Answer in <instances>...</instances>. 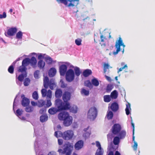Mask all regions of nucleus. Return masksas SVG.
<instances>
[{
  "label": "nucleus",
  "mask_w": 155,
  "mask_h": 155,
  "mask_svg": "<svg viewBox=\"0 0 155 155\" xmlns=\"http://www.w3.org/2000/svg\"><path fill=\"white\" fill-rule=\"evenodd\" d=\"M56 73V69L54 68H51L48 71V75L51 78L53 77L55 75Z\"/></svg>",
  "instance_id": "6ab92c4d"
},
{
  "label": "nucleus",
  "mask_w": 155,
  "mask_h": 155,
  "mask_svg": "<svg viewBox=\"0 0 155 155\" xmlns=\"http://www.w3.org/2000/svg\"><path fill=\"white\" fill-rule=\"evenodd\" d=\"M97 114V110L94 107L90 108L87 113V117L91 120H95Z\"/></svg>",
  "instance_id": "39448f33"
},
{
  "label": "nucleus",
  "mask_w": 155,
  "mask_h": 155,
  "mask_svg": "<svg viewBox=\"0 0 155 155\" xmlns=\"http://www.w3.org/2000/svg\"><path fill=\"white\" fill-rule=\"evenodd\" d=\"M40 71L39 70L35 71L34 73V76L35 79H38L39 78V73Z\"/></svg>",
  "instance_id": "603ef678"
},
{
  "label": "nucleus",
  "mask_w": 155,
  "mask_h": 155,
  "mask_svg": "<svg viewBox=\"0 0 155 155\" xmlns=\"http://www.w3.org/2000/svg\"><path fill=\"white\" fill-rule=\"evenodd\" d=\"M118 147H117L116 148H115V147L113 145L112 143L111 142L110 144L108 146L107 149L109 152V151H113L114 152L117 149Z\"/></svg>",
  "instance_id": "cd10ccee"
},
{
  "label": "nucleus",
  "mask_w": 155,
  "mask_h": 155,
  "mask_svg": "<svg viewBox=\"0 0 155 155\" xmlns=\"http://www.w3.org/2000/svg\"><path fill=\"white\" fill-rule=\"evenodd\" d=\"M60 82L61 83V87L62 88H65L67 86V84H65L62 79L60 81Z\"/></svg>",
  "instance_id": "6e6d98bb"
},
{
  "label": "nucleus",
  "mask_w": 155,
  "mask_h": 155,
  "mask_svg": "<svg viewBox=\"0 0 155 155\" xmlns=\"http://www.w3.org/2000/svg\"><path fill=\"white\" fill-rule=\"evenodd\" d=\"M32 97L33 99L35 100L38 99V92L37 91H35L33 93Z\"/></svg>",
  "instance_id": "de8ad7c7"
},
{
  "label": "nucleus",
  "mask_w": 155,
  "mask_h": 155,
  "mask_svg": "<svg viewBox=\"0 0 155 155\" xmlns=\"http://www.w3.org/2000/svg\"><path fill=\"white\" fill-rule=\"evenodd\" d=\"M54 104L55 106L59 112L68 110L71 107L69 103L63 102L60 99L55 100Z\"/></svg>",
  "instance_id": "f03ea898"
},
{
  "label": "nucleus",
  "mask_w": 155,
  "mask_h": 155,
  "mask_svg": "<svg viewBox=\"0 0 155 155\" xmlns=\"http://www.w3.org/2000/svg\"><path fill=\"white\" fill-rule=\"evenodd\" d=\"M27 76V72L22 73L20 74L19 75L18 79V81L22 82L25 77H26Z\"/></svg>",
  "instance_id": "5701e85b"
},
{
  "label": "nucleus",
  "mask_w": 155,
  "mask_h": 155,
  "mask_svg": "<svg viewBox=\"0 0 155 155\" xmlns=\"http://www.w3.org/2000/svg\"><path fill=\"white\" fill-rule=\"evenodd\" d=\"M52 79H51L50 81V84H49V88L50 89L52 90L54 89V83L53 82H52Z\"/></svg>",
  "instance_id": "13d9d810"
},
{
  "label": "nucleus",
  "mask_w": 155,
  "mask_h": 155,
  "mask_svg": "<svg viewBox=\"0 0 155 155\" xmlns=\"http://www.w3.org/2000/svg\"><path fill=\"white\" fill-rule=\"evenodd\" d=\"M17 29L16 27H12L9 29L7 31V34L10 36L14 35L16 33Z\"/></svg>",
  "instance_id": "dca6fc26"
},
{
  "label": "nucleus",
  "mask_w": 155,
  "mask_h": 155,
  "mask_svg": "<svg viewBox=\"0 0 155 155\" xmlns=\"http://www.w3.org/2000/svg\"><path fill=\"white\" fill-rule=\"evenodd\" d=\"M113 86L111 84H108L106 87V91L107 92H110L113 88Z\"/></svg>",
  "instance_id": "a18cd8bd"
},
{
  "label": "nucleus",
  "mask_w": 155,
  "mask_h": 155,
  "mask_svg": "<svg viewBox=\"0 0 155 155\" xmlns=\"http://www.w3.org/2000/svg\"><path fill=\"white\" fill-rule=\"evenodd\" d=\"M27 68L26 67L23 66L22 65L21 66H20L18 69V71L19 72H21L22 73L27 72L26 70Z\"/></svg>",
  "instance_id": "f704fd0d"
},
{
  "label": "nucleus",
  "mask_w": 155,
  "mask_h": 155,
  "mask_svg": "<svg viewBox=\"0 0 155 155\" xmlns=\"http://www.w3.org/2000/svg\"><path fill=\"white\" fill-rule=\"evenodd\" d=\"M51 105H52V104L51 102V100H47V103L46 104L47 107H50L51 106Z\"/></svg>",
  "instance_id": "0e129e2a"
},
{
  "label": "nucleus",
  "mask_w": 155,
  "mask_h": 155,
  "mask_svg": "<svg viewBox=\"0 0 155 155\" xmlns=\"http://www.w3.org/2000/svg\"><path fill=\"white\" fill-rule=\"evenodd\" d=\"M74 135V132L72 130H68L64 132L63 138L66 140H71Z\"/></svg>",
  "instance_id": "9b49d317"
},
{
  "label": "nucleus",
  "mask_w": 155,
  "mask_h": 155,
  "mask_svg": "<svg viewBox=\"0 0 155 155\" xmlns=\"http://www.w3.org/2000/svg\"><path fill=\"white\" fill-rule=\"evenodd\" d=\"M127 64H126L124 65V67H122L120 68L119 69L118 68H117V69L118 70V71H117V73H119L120 72L122 71L123 69H125L126 68H127Z\"/></svg>",
  "instance_id": "bf43d9fd"
},
{
  "label": "nucleus",
  "mask_w": 155,
  "mask_h": 155,
  "mask_svg": "<svg viewBox=\"0 0 155 155\" xmlns=\"http://www.w3.org/2000/svg\"><path fill=\"white\" fill-rule=\"evenodd\" d=\"M81 94H84L85 96H87L89 95V92L88 90H87L83 88L81 89Z\"/></svg>",
  "instance_id": "a19ab883"
},
{
  "label": "nucleus",
  "mask_w": 155,
  "mask_h": 155,
  "mask_svg": "<svg viewBox=\"0 0 155 155\" xmlns=\"http://www.w3.org/2000/svg\"><path fill=\"white\" fill-rule=\"evenodd\" d=\"M29 64L33 68H35L36 67L37 60L35 57L32 56L30 59L29 58Z\"/></svg>",
  "instance_id": "f3484780"
},
{
  "label": "nucleus",
  "mask_w": 155,
  "mask_h": 155,
  "mask_svg": "<svg viewBox=\"0 0 155 155\" xmlns=\"http://www.w3.org/2000/svg\"><path fill=\"white\" fill-rule=\"evenodd\" d=\"M58 112V109L57 107H52L50 108L48 110V112L51 115H54L56 114Z\"/></svg>",
  "instance_id": "4be33fe9"
},
{
  "label": "nucleus",
  "mask_w": 155,
  "mask_h": 155,
  "mask_svg": "<svg viewBox=\"0 0 155 155\" xmlns=\"http://www.w3.org/2000/svg\"><path fill=\"white\" fill-rule=\"evenodd\" d=\"M71 93L68 91H65L64 92L62 95V99L64 102L66 103H69V101L71 97Z\"/></svg>",
  "instance_id": "f8f14e48"
},
{
  "label": "nucleus",
  "mask_w": 155,
  "mask_h": 155,
  "mask_svg": "<svg viewBox=\"0 0 155 155\" xmlns=\"http://www.w3.org/2000/svg\"><path fill=\"white\" fill-rule=\"evenodd\" d=\"M114 134H113L112 133H109L107 135V140L108 141H110L111 142L112 139L114 137Z\"/></svg>",
  "instance_id": "79ce46f5"
},
{
  "label": "nucleus",
  "mask_w": 155,
  "mask_h": 155,
  "mask_svg": "<svg viewBox=\"0 0 155 155\" xmlns=\"http://www.w3.org/2000/svg\"><path fill=\"white\" fill-rule=\"evenodd\" d=\"M104 68L105 69L106 68L107 69H108L109 68H112V67L110 66L109 65L108 63H104Z\"/></svg>",
  "instance_id": "69168bd1"
},
{
  "label": "nucleus",
  "mask_w": 155,
  "mask_h": 155,
  "mask_svg": "<svg viewBox=\"0 0 155 155\" xmlns=\"http://www.w3.org/2000/svg\"><path fill=\"white\" fill-rule=\"evenodd\" d=\"M62 91L61 89H57L55 93V95L56 98H60L62 96Z\"/></svg>",
  "instance_id": "412c9836"
},
{
  "label": "nucleus",
  "mask_w": 155,
  "mask_h": 155,
  "mask_svg": "<svg viewBox=\"0 0 155 155\" xmlns=\"http://www.w3.org/2000/svg\"><path fill=\"white\" fill-rule=\"evenodd\" d=\"M45 101L43 100H40L38 102V106L39 107H42L45 104Z\"/></svg>",
  "instance_id": "c03bdc74"
},
{
  "label": "nucleus",
  "mask_w": 155,
  "mask_h": 155,
  "mask_svg": "<svg viewBox=\"0 0 155 155\" xmlns=\"http://www.w3.org/2000/svg\"><path fill=\"white\" fill-rule=\"evenodd\" d=\"M79 0H74L71 3H70L68 5V6H77L79 3Z\"/></svg>",
  "instance_id": "58836bf2"
},
{
  "label": "nucleus",
  "mask_w": 155,
  "mask_h": 155,
  "mask_svg": "<svg viewBox=\"0 0 155 155\" xmlns=\"http://www.w3.org/2000/svg\"><path fill=\"white\" fill-rule=\"evenodd\" d=\"M126 135L123 132H121L119 135H116L115 136H116L114 137L113 139L114 144L115 145H118L120 142V140L124 138Z\"/></svg>",
  "instance_id": "0eeeda50"
},
{
  "label": "nucleus",
  "mask_w": 155,
  "mask_h": 155,
  "mask_svg": "<svg viewBox=\"0 0 155 155\" xmlns=\"http://www.w3.org/2000/svg\"><path fill=\"white\" fill-rule=\"evenodd\" d=\"M118 95V93L117 91L116 90H114L110 94V96L111 98L112 99H116Z\"/></svg>",
  "instance_id": "c85d7f7f"
},
{
  "label": "nucleus",
  "mask_w": 155,
  "mask_h": 155,
  "mask_svg": "<svg viewBox=\"0 0 155 155\" xmlns=\"http://www.w3.org/2000/svg\"><path fill=\"white\" fill-rule=\"evenodd\" d=\"M46 96L47 97L51 98L52 96V91L50 90H48L47 91Z\"/></svg>",
  "instance_id": "052dcab7"
},
{
  "label": "nucleus",
  "mask_w": 155,
  "mask_h": 155,
  "mask_svg": "<svg viewBox=\"0 0 155 155\" xmlns=\"http://www.w3.org/2000/svg\"><path fill=\"white\" fill-rule=\"evenodd\" d=\"M110 130L112 133L114 134V135H119L121 132H123L125 135H126V131L124 130H121V126L119 124H114Z\"/></svg>",
  "instance_id": "20e7f679"
},
{
  "label": "nucleus",
  "mask_w": 155,
  "mask_h": 155,
  "mask_svg": "<svg viewBox=\"0 0 155 155\" xmlns=\"http://www.w3.org/2000/svg\"><path fill=\"white\" fill-rule=\"evenodd\" d=\"M96 146L98 148L97 149H102L100 143L98 141L96 142Z\"/></svg>",
  "instance_id": "338daca9"
},
{
  "label": "nucleus",
  "mask_w": 155,
  "mask_h": 155,
  "mask_svg": "<svg viewBox=\"0 0 155 155\" xmlns=\"http://www.w3.org/2000/svg\"><path fill=\"white\" fill-rule=\"evenodd\" d=\"M64 133H63L61 131H55L54 135L57 138H58L62 137L63 138Z\"/></svg>",
  "instance_id": "c9c22d12"
},
{
  "label": "nucleus",
  "mask_w": 155,
  "mask_h": 155,
  "mask_svg": "<svg viewBox=\"0 0 155 155\" xmlns=\"http://www.w3.org/2000/svg\"><path fill=\"white\" fill-rule=\"evenodd\" d=\"M123 40L121 37L119 38V39L118 41V42H116L115 47L116 50V51H114L113 53V54L115 55L117 54L119 52L120 50V46L122 45H123Z\"/></svg>",
  "instance_id": "6e6552de"
},
{
  "label": "nucleus",
  "mask_w": 155,
  "mask_h": 155,
  "mask_svg": "<svg viewBox=\"0 0 155 155\" xmlns=\"http://www.w3.org/2000/svg\"><path fill=\"white\" fill-rule=\"evenodd\" d=\"M126 108L125 109L126 114L127 115H128L130 114L131 110L130 107V104L129 103H128L127 104H126Z\"/></svg>",
  "instance_id": "b1692460"
},
{
  "label": "nucleus",
  "mask_w": 155,
  "mask_h": 155,
  "mask_svg": "<svg viewBox=\"0 0 155 155\" xmlns=\"http://www.w3.org/2000/svg\"><path fill=\"white\" fill-rule=\"evenodd\" d=\"M82 40L80 38H78L75 40V44L78 46H80L81 44Z\"/></svg>",
  "instance_id": "864d4df0"
},
{
  "label": "nucleus",
  "mask_w": 155,
  "mask_h": 155,
  "mask_svg": "<svg viewBox=\"0 0 155 155\" xmlns=\"http://www.w3.org/2000/svg\"><path fill=\"white\" fill-rule=\"evenodd\" d=\"M22 32L21 31H19L16 33V38L18 39H21L22 38Z\"/></svg>",
  "instance_id": "49530a36"
},
{
  "label": "nucleus",
  "mask_w": 155,
  "mask_h": 155,
  "mask_svg": "<svg viewBox=\"0 0 155 155\" xmlns=\"http://www.w3.org/2000/svg\"><path fill=\"white\" fill-rule=\"evenodd\" d=\"M64 63L66 64H62L61 65L59 68V72L61 76H63L66 73L67 71V66L70 65V63L68 62H65Z\"/></svg>",
  "instance_id": "9d476101"
},
{
  "label": "nucleus",
  "mask_w": 155,
  "mask_h": 155,
  "mask_svg": "<svg viewBox=\"0 0 155 155\" xmlns=\"http://www.w3.org/2000/svg\"><path fill=\"white\" fill-rule=\"evenodd\" d=\"M74 75H75L77 77L79 76L81 73V71L80 68L78 67H74Z\"/></svg>",
  "instance_id": "393cba45"
},
{
  "label": "nucleus",
  "mask_w": 155,
  "mask_h": 155,
  "mask_svg": "<svg viewBox=\"0 0 155 155\" xmlns=\"http://www.w3.org/2000/svg\"><path fill=\"white\" fill-rule=\"evenodd\" d=\"M134 145L133 146V148L134 150H136L137 147V143L136 142H134Z\"/></svg>",
  "instance_id": "774afa93"
},
{
  "label": "nucleus",
  "mask_w": 155,
  "mask_h": 155,
  "mask_svg": "<svg viewBox=\"0 0 155 155\" xmlns=\"http://www.w3.org/2000/svg\"><path fill=\"white\" fill-rule=\"evenodd\" d=\"M58 117L60 120L63 121V124L65 127H68L72 123V117L67 112L60 113Z\"/></svg>",
  "instance_id": "f257e3e1"
},
{
  "label": "nucleus",
  "mask_w": 155,
  "mask_h": 155,
  "mask_svg": "<svg viewBox=\"0 0 155 155\" xmlns=\"http://www.w3.org/2000/svg\"><path fill=\"white\" fill-rule=\"evenodd\" d=\"M78 109V108L77 106L73 105L71 107V106L69 110H70L71 112L75 114L77 113Z\"/></svg>",
  "instance_id": "72a5a7b5"
},
{
  "label": "nucleus",
  "mask_w": 155,
  "mask_h": 155,
  "mask_svg": "<svg viewBox=\"0 0 155 155\" xmlns=\"http://www.w3.org/2000/svg\"><path fill=\"white\" fill-rule=\"evenodd\" d=\"M25 110L27 112H31L34 110V107L28 105L27 107H25Z\"/></svg>",
  "instance_id": "ea45409f"
},
{
  "label": "nucleus",
  "mask_w": 155,
  "mask_h": 155,
  "mask_svg": "<svg viewBox=\"0 0 155 155\" xmlns=\"http://www.w3.org/2000/svg\"><path fill=\"white\" fill-rule=\"evenodd\" d=\"M104 150L102 149H97L95 153V155H103Z\"/></svg>",
  "instance_id": "09e8293b"
},
{
  "label": "nucleus",
  "mask_w": 155,
  "mask_h": 155,
  "mask_svg": "<svg viewBox=\"0 0 155 155\" xmlns=\"http://www.w3.org/2000/svg\"><path fill=\"white\" fill-rule=\"evenodd\" d=\"M8 71L10 74H13L14 71V67L10 65L8 68Z\"/></svg>",
  "instance_id": "5fc2aeb1"
},
{
  "label": "nucleus",
  "mask_w": 155,
  "mask_h": 155,
  "mask_svg": "<svg viewBox=\"0 0 155 155\" xmlns=\"http://www.w3.org/2000/svg\"><path fill=\"white\" fill-rule=\"evenodd\" d=\"M110 95H105L104 96V101L105 102H110L112 99Z\"/></svg>",
  "instance_id": "4c0bfd02"
},
{
  "label": "nucleus",
  "mask_w": 155,
  "mask_h": 155,
  "mask_svg": "<svg viewBox=\"0 0 155 155\" xmlns=\"http://www.w3.org/2000/svg\"><path fill=\"white\" fill-rule=\"evenodd\" d=\"M84 85L91 89L93 88V85L92 83L89 80L86 81L84 82Z\"/></svg>",
  "instance_id": "e433bc0d"
},
{
  "label": "nucleus",
  "mask_w": 155,
  "mask_h": 155,
  "mask_svg": "<svg viewBox=\"0 0 155 155\" xmlns=\"http://www.w3.org/2000/svg\"><path fill=\"white\" fill-rule=\"evenodd\" d=\"M29 64V58H25L23 60L22 62V65L23 66H24L26 67Z\"/></svg>",
  "instance_id": "c756f323"
},
{
  "label": "nucleus",
  "mask_w": 155,
  "mask_h": 155,
  "mask_svg": "<svg viewBox=\"0 0 155 155\" xmlns=\"http://www.w3.org/2000/svg\"><path fill=\"white\" fill-rule=\"evenodd\" d=\"M84 142L82 140L78 141L75 144L74 148L77 150L81 149L83 146Z\"/></svg>",
  "instance_id": "a211bd4d"
},
{
  "label": "nucleus",
  "mask_w": 155,
  "mask_h": 155,
  "mask_svg": "<svg viewBox=\"0 0 155 155\" xmlns=\"http://www.w3.org/2000/svg\"><path fill=\"white\" fill-rule=\"evenodd\" d=\"M63 147V150L61 149L58 150V151L59 153L65 155H70L73 149V146L69 142H68L64 145Z\"/></svg>",
  "instance_id": "7ed1b4c3"
},
{
  "label": "nucleus",
  "mask_w": 155,
  "mask_h": 155,
  "mask_svg": "<svg viewBox=\"0 0 155 155\" xmlns=\"http://www.w3.org/2000/svg\"><path fill=\"white\" fill-rule=\"evenodd\" d=\"M30 83V80L28 78H26L24 81V84L25 86H28Z\"/></svg>",
  "instance_id": "37998d69"
},
{
  "label": "nucleus",
  "mask_w": 155,
  "mask_h": 155,
  "mask_svg": "<svg viewBox=\"0 0 155 155\" xmlns=\"http://www.w3.org/2000/svg\"><path fill=\"white\" fill-rule=\"evenodd\" d=\"M6 17V14L5 12H4L2 14H0V19L5 18Z\"/></svg>",
  "instance_id": "680f3d73"
},
{
  "label": "nucleus",
  "mask_w": 155,
  "mask_h": 155,
  "mask_svg": "<svg viewBox=\"0 0 155 155\" xmlns=\"http://www.w3.org/2000/svg\"><path fill=\"white\" fill-rule=\"evenodd\" d=\"M17 95H16L14 100L13 104V108L14 111L15 112V114L18 117H19L21 116V115L23 113V111L21 109H18L16 110V111L15 112V107L16 106V104L17 103L18 101V100L17 99Z\"/></svg>",
  "instance_id": "1a4fd4ad"
},
{
  "label": "nucleus",
  "mask_w": 155,
  "mask_h": 155,
  "mask_svg": "<svg viewBox=\"0 0 155 155\" xmlns=\"http://www.w3.org/2000/svg\"><path fill=\"white\" fill-rule=\"evenodd\" d=\"M41 93L42 97H45L47 94V91L45 88H43L41 90Z\"/></svg>",
  "instance_id": "3c124183"
},
{
  "label": "nucleus",
  "mask_w": 155,
  "mask_h": 155,
  "mask_svg": "<svg viewBox=\"0 0 155 155\" xmlns=\"http://www.w3.org/2000/svg\"><path fill=\"white\" fill-rule=\"evenodd\" d=\"M75 78L74 71L72 69L68 70L65 75V79L67 81L71 82Z\"/></svg>",
  "instance_id": "423d86ee"
},
{
  "label": "nucleus",
  "mask_w": 155,
  "mask_h": 155,
  "mask_svg": "<svg viewBox=\"0 0 155 155\" xmlns=\"http://www.w3.org/2000/svg\"><path fill=\"white\" fill-rule=\"evenodd\" d=\"M91 134V131H90L89 132H86L84 133L83 134V137L85 139L88 138L90 137Z\"/></svg>",
  "instance_id": "8fccbe9b"
},
{
  "label": "nucleus",
  "mask_w": 155,
  "mask_h": 155,
  "mask_svg": "<svg viewBox=\"0 0 155 155\" xmlns=\"http://www.w3.org/2000/svg\"><path fill=\"white\" fill-rule=\"evenodd\" d=\"M45 62L42 60L39 61L38 62V66L40 69L44 68L45 66Z\"/></svg>",
  "instance_id": "a878e982"
},
{
  "label": "nucleus",
  "mask_w": 155,
  "mask_h": 155,
  "mask_svg": "<svg viewBox=\"0 0 155 155\" xmlns=\"http://www.w3.org/2000/svg\"><path fill=\"white\" fill-rule=\"evenodd\" d=\"M108 109L110 108L114 112H117L119 109V105L116 102H114L112 103L110 106L108 107Z\"/></svg>",
  "instance_id": "ddd939ff"
},
{
  "label": "nucleus",
  "mask_w": 155,
  "mask_h": 155,
  "mask_svg": "<svg viewBox=\"0 0 155 155\" xmlns=\"http://www.w3.org/2000/svg\"><path fill=\"white\" fill-rule=\"evenodd\" d=\"M92 72L91 70L86 69L84 70L82 75L84 77H87L92 74Z\"/></svg>",
  "instance_id": "aec40b11"
},
{
  "label": "nucleus",
  "mask_w": 155,
  "mask_h": 155,
  "mask_svg": "<svg viewBox=\"0 0 155 155\" xmlns=\"http://www.w3.org/2000/svg\"><path fill=\"white\" fill-rule=\"evenodd\" d=\"M107 118L108 120H111L112 119L114 116V114L112 111L110 110L108 111L106 115Z\"/></svg>",
  "instance_id": "473e14b6"
},
{
  "label": "nucleus",
  "mask_w": 155,
  "mask_h": 155,
  "mask_svg": "<svg viewBox=\"0 0 155 155\" xmlns=\"http://www.w3.org/2000/svg\"><path fill=\"white\" fill-rule=\"evenodd\" d=\"M34 133L35 134V135L37 137L36 139H35V143H34V148L35 151L36 153V155L38 154L40 152V150L39 149V145L38 143V137L37 136L36 133H35V130L34 129Z\"/></svg>",
  "instance_id": "2eb2a0df"
},
{
  "label": "nucleus",
  "mask_w": 155,
  "mask_h": 155,
  "mask_svg": "<svg viewBox=\"0 0 155 155\" xmlns=\"http://www.w3.org/2000/svg\"><path fill=\"white\" fill-rule=\"evenodd\" d=\"M48 118V117L47 114H43L40 117V120L41 123H44L47 121Z\"/></svg>",
  "instance_id": "bb28decb"
},
{
  "label": "nucleus",
  "mask_w": 155,
  "mask_h": 155,
  "mask_svg": "<svg viewBox=\"0 0 155 155\" xmlns=\"http://www.w3.org/2000/svg\"><path fill=\"white\" fill-rule=\"evenodd\" d=\"M45 54H43L41 53H40L39 54V55L38 57V59L40 60H42V59L44 58L45 59Z\"/></svg>",
  "instance_id": "4d7b16f0"
},
{
  "label": "nucleus",
  "mask_w": 155,
  "mask_h": 155,
  "mask_svg": "<svg viewBox=\"0 0 155 155\" xmlns=\"http://www.w3.org/2000/svg\"><path fill=\"white\" fill-rule=\"evenodd\" d=\"M46 111V107H45L42 108L39 110V113L41 114H43Z\"/></svg>",
  "instance_id": "e2e57ef3"
},
{
  "label": "nucleus",
  "mask_w": 155,
  "mask_h": 155,
  "mask_svg": "<svg viewBox=\"0 0 155 155\" xmlns=\"http://www.w3.org/2000/svg\"><path fill=\"white\" fill-rule=\"evenodd\" d=\"M45 60L47 64H51L53 61L52 58L48 56L45 57Z\"/></svg>",
  "instance_id": "2f4dec72"
},
{
  "label": "nucleus",
  "mask_w": 155,
  "mask_h": 155,
  "mask_svg": "<svg viewBox=\"0 0 155 155\" xmlns=\"http://www.w3.org/2000/svg\"><path fill=\"white\" fill-rule=\"evenodd\" d=\"M24 97V98H22L21 101V105L23 107H27L29 104L30 101L28 98L25 97L24 94H22L21 95V97Z\"/></svg>",
  "instance_id": "4468645a"
},
{
  "label": "nucleus",
  "mask_w": 155,
  "mask_h": 155,
  "mask_svg": "<svg viewBox=\"0 0 155 155\" xmlns=\"http://www.w3.org/2000/svg\"><path fill=\"white\" fill-rule=\"evenodd\" d=\"M91 82L92 85H93L95 87L98 86L99 84V81L97 78H95L92 79Z\"/></svg>",
  "instance_id": "7c9ffc66"
}]
</instances>
